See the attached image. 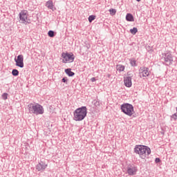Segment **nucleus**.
<instances>
[{"label": "nucleus", "mask_w": 177, "mask_h": 177, "mask_svg": "<svg viewBox=\"0 0 177 177\" xmlns=\"http://www.w3.org/2000/svg\"><path fill=\"white\" fill-rule=\"evenodd\" d=\"M46 6L51 10H55V6L53 5V1L52 0H48V1H46Z\"/></svg>", "instance_id": "nucleus-13"}, {"label": "nucleus", "mask_w": 177, "mask_h": 177, "mask_svg": "<svg viewBox=\"0 0 177 177\" xmlns=\"http://www.w3.org/2000/svg\"><path fill=\"white\" fill-rule=\"evenodd\" d=\"M130 32L133 35H135L136 32H138V28H133L132 29H130Z\"/></svg>", "instance_id": "nucleus-18"}, {"label": "nucleus", "mask_w": 177, "mask_h": 177, "mask_svg": "<svg viewBox=\"0 0 177 177\" xmlns=\"http://www.w3.org/2000/svg\"><path fill=\"white\" fill-rule=\"evenodd\" d=\"M127 172L129 176H133L138 173V167L135 165H129L127 167Z\"/></svg>", "instance_id": "nucleus-8"}, {"label": "nucleus", "mask_w": 177, "mask_h": 177, "mask_svg": "<svg viewBox=\"0 0 177 177\" xmlns=\"http://www.w3.org/2000/svg\"><path fill=\"white\" fill-rule=\"evenodd\" d=\"M155 162H156V164H158V162H161V159H160V158H156L155 159Z\"/></svg>", "instance_id": "nucleus-27"}, {"label": "nucleus", "mask_w": 177, "mask_h": 177, "mask_svg": "<svg viewBox=\"0 0 177 177\" xmlns=\"http://www.w3.org/2000/svg\"><path fill=\"white\" fill-rule=\"evenodd\" d=\"M86 114H88V109L86 106L77 108L73 112V120L74 121H82L85 120Z\"/></svg>", "instance_id": "nucleus-2"}, {"label": "nucleus", "mask_w": 177, "mask_h": 177, "mask_svg": "<svg viewBox=\"0 0 177 177\" xmlns=\"http://www.w3.org/2000/svg\"><path fill=\"white\" fill-rule=\"evenodd\" d=\"M120 110L122 113H124V114H126V115H128L129 117H132V115H133V113H135V111L133 109V105L129 103L122 104L120 106Z\"/></svg>", "instance_id": "nucleus-4"}, {"label": "nucleus", "mask_w": 177, "mask_h": 177, "mask_svg": "<svg viewBox=\"0 0 177 177\" xmlns=\"http://www.w3.org/2000/svg\"><path fill=\"white\" fill-rule=\"evenodd\" d=\"M93 104L95 107H97V109H99L100 107V101H99L97 100H94Z\"/></svg>", "instance_id": "nucleus-17"}, {"label": "nucleus", "mask_w": 177, "mask_h": 177, "mask_svg": "<svg viewBox=\"0 0 177 177\" xmlns=\"http://www.w3.org/2000/svg\"><path fill=\"white\" fill-rule=\"evenodd\" d=\"M1 97L3 100H6L8 99V93H3Z\"/></svg>", "instance_id": "nucleus-26"}, {"label": "nucleus", "mask_w": 177, "mask_h": 177, "mask_svg": "<svg viewBox=\"0 0 177 177\" xmlns=\"http://www.w3.org/2000/svg\"><path fill=\"white\" fill-rule=\"evenodd\" d=\"M139 75L140 78H142V77H149V75H150L149 68L145 66L140 67L139 69Z\"/></svg>", "instance_id": "nucleus-10"}, {"label": "nucleus", "mask_w": 177, "mask_h": 177, "mask_svg": "<svg viewBox=\"0 0 177 177\" xmlns=\"http://www.w3.org/2000/svg\"><path fill=\"white\" fill-rule=\"evenodd\" d=\"M162 55L166 66H171V64H172V62H174V57H172V54H171L170 52H167L162 53Z\"/></svg>", "instance_id": "nucleus-6"}, {"label": "nucleus", "mask_w": 177, "mask_h": 177, "mask_svg": "<svg viewBox=\"0 0 177 177\" xmlns=\"http://www.w3.org/2000/svg\"><path fill=\"white\" fill-rule=\"evenodd\" d=\"M65 73L68 77H74V75H75V73L71 71V68L65 69Z\"/></svg>", "instance_id": "nucleus-14"}, {"label": "nucleus", "mask_w": 177, "mask_h": 177, "mask_svg": "<svg viewBox=\"0 0 177 177\" xmlns=\"http://www.w3.org/2000/svg\"><path fill=\"white\" fill-rule=\"evenodd\" d=\"M62 57H63L62 63H73L74 62V59H75V56L73 53H62Z\"/></svg>", "instance_id": "nucleus-5"}, {"label": "nucleus", "mask_w": 177, "mask_h": 177, "mask_svg": "<svg viewBox=\"0 0 177 177\" xmlns=\"http://www.w3.org/2000/svg\"><path fill=\"white\" fill-rule=\"evenodd\" d=\"M134 153L138 154L142 160L149 157L151 154V149L145 145H136L134 148Z\"/></svg>", "instance_id": "nucleus-1"}, {"label": "nucleus", "mask_w": 177, "mask_h": 177, "mask_svg": "<svg viewBox=\"0 0 177 177\" xmlns=\"http://www.w3.org/2000/svg\"><path fill=\"white\" fill-rule=\"evenodd\" d=\"M124 85L127 88L132 86V77L131 76L127 77L124 80Z\"/></svg>", "instance_id": "nucleus-12"}, {"label": "nucleus", "mask_w": 177, "mask_h": 177, "mask_svg": "<svg viewBox=\"0 0 177 177\" xmlns=\"http://www.w3.org/2000/svg\"><path fill=\"white\" fill-rule=\"evenodd\" d=\"M96 19V16L95 15H90L88 17V21L89 23H92L93 21V20H95Z\"/></svg>", "instance_id": "nucleus-20"}, {"label": "nucleus", "mask_w": 177, "mask_h": 177, "mask_svg": "<svg viewBox=\"0 0 177 177\" xmlns=\"http://www.w3.org/2000/svg\"><path fill=\"white\" fill-rule=\"evenodd\" d=\"M91 82H95V81H96V78L92 77V78L91 79Z\"/></svg>", "instance_id": "nucleus-29"}, {"label": "nucleus", "mask_w": 177, "mask_h": 177, "mask_svg": "<svg viewBox=\"0 0 177 177\" xmlns=\"http://www.w3.org/2000/svg\"><path fill=\"white\" fill-rule=\"evenodd\" d=\"M109 12H110V15H111L112 16H114V15L117 13V10L114 8H111L109 10Z\"/></svg>", "instance_id": "nucleus-24"}, {"label": "nucleus", "mask_w": 177, "mask_h": 177, "mask_svg": "<svg viewBox=\"0 0 177 177\" xmlns=\"http://www.w3.org/2000/svg\"><path fill=\"white\" fill-rule=\"evenodd\" d=\"M46 168H48V163L45 161L41 160L39 164L36 165V169L38 171H44Z\"/></svg>", "instance_id": "nucleus-11"}, {"label": "nucleus", "mask_w": 177, "mask_h": 177, "mask_svg": "<svg viewBox=\"0 0 177 177\" xmlns=\"http://www.w3.org/2000/svg\"><path fill=\"white\" fill-rule=\"evenodd\" d=\"M15 62L17 67H20V68L24 67V56L23 55H19L17 58H15Z\"/></svg>", "instance_id": "nucleus-9"}, {"label": "nucleus", "mask_w": 177, "mask_h": 177, "mask_svg": "<svg viewBox=\"0 0 177 177\" xmlns=\"http://www.w3.org/2000/svg\"><path fill=\"white\" fill-rule=\"evenodd\" d=\"M126 20L127 21H134L135 19H133V15L131 13H128L126 15Z\"/></svg>", "instance_id": "nucleus-15"}, {"label": "nucleus", "mask_w": 177, "mask_h": 177, "mask_svg": "<svg viewBox=\"0 0 177 177\" xmlns=\"http://www.w3.org/2000/svg\"><path fill=\"white\" fill-rule=\"evenodd\" d=\"M29 113L30 114H35V115H42L45 113V110L44 109V106L42 105L35 103V104H29L28 105Z\"/></svg>", "instance_id": "nucleus-3"}, {"label": "nucleus", "mask_w": 177, "mask_h": 177, "mask_svg": "<svg viewBox=\"0 0 177 177\" xmlns=\"http://www.w3.org/2000/svg\"><path fill=\"white\" fill-rule=\"evenodd\" d=\"M48 37H50V38H53V37H55V31L53 30H49L48 32Z\"/></svg>", "instance_id": "nucleus-21"}, {"label": "nucleus", "mask_w": 177, "mask_h": 177, "mask_svg": "<svg viewBox=\"0 0 177 177\" xmlns=\"http://www.w3.org/2000/svg\"><path fill=\"white\" fill-rule=\"evenodd\" d=\"M130 64L132 66V67H136V60L130 59Z\"/></svg>", "instance_id": "nucleus-22"}, {"label": "nucleus", "mask_w": 177, "mask_h": 177, "mask_svg": "<svg viewBox=\"0 0 177 177\" xmlns=\"http://www.w3.org/2000/svg\"><path fill=\"white\" fill-rule=\"evenodd\" d=\"M28 19V11L23 10L19 13V20L22 24H30L27 20Z\"/></svg>", "instance_id": "nucleus-7"}, {"label": "nucleus", "mask_w": 177, "mask_h": 177, "mask_svg": "<svg viewBox=\"0 0 177 177\" xmlns=\"http://www.w3.org/2000/svg\"><path fill=\"white\" fill-rule=\"evenodd\" d=\"M12 75L14 76V77H17V75H19V71L17 69H13L12 71Z\"/></svg>", "instance_id": "nucleus-19"}, {"label": "nucleus", "mask_w": 177, "mask_h": 177, "mask_svg": "<svg viewBox=\"0 0 177 177\" xmlns=\"http://www.w3.org/2000/svg\"><path fill=\"white\" fill-rule=\"evenodd\" d=\"M116 69L118 71L121 73V71H124V70H125V66L124 65L118 64L116 66Z\"/></svg>", "instance_id": "nucleus-16"}, {"label": "nucleus", "mask_w": 177, "mask_h": 177, "mask_svg": "<svg viewBox=\"0 0 177 177\" xmlns=\"http://www.w3.org/2000/svg\"><path fill=\"white\" fill-rule=\"evenodd\" d=\"M136 1H137V2H140L141 0H136Z\"/></svg>", "instance_id": "nucleus-30"}, {"label": "nucleus", "mask_w": 177, "mask_h": 177, "mask_svg": "<svg viewBox=\"0 0 177 177\" xmlns=\"http://www.w3.org/2000/svg\"><path fill=\"white\" fill-rule=\"evenodd\" d=\"M177 120V113H174L171 115V121H176Z\"/></svg>", "instance_id": "nucleus-23"}, {"label": "nucleus", "mask_w": 177, "mask_h": 177, "mask_svg": "<svg viewBox=\"0 0 177 177\" xmlns=\"http://www.w3.org/2000/svg\"><path fill=\"white\" fill-rule=\"evenodd\" d=\"M84 44L85 45L84 46V48H86V50L91 48V44H89L88 42H84Z\"/></svg>", "instance_id": "nucleus-25"}, {"label": "nucleus", "mask_w": 177, "mask_h": 177, "mask_svg": "<svg viewBox=\"0 0 177 177\" xmlns=\"http://www.w3.org/2000/svg\"><path fill=\"white\" fill-rule=\"evenodd\" d=\"M68 81V80L67 79V77L62 78V82H64V84H67Z\"/></svg>", "instance_id": "nucleus-28"}]
</instances>
